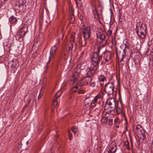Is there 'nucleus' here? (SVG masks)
<instances>
[{
    "label": "nucleus",
    "mask_w": 153,
    "mask_h": 153,
    "mask_svg": "<svg viewBox=\"0 0 153 153\" xmlns=\"http://www.w3.org/2000/svg\"><path fill=\"white\" fill-rule=\"evenodd\" d=\"M97 56H94L91 59L92 65L86 70L87 74L88 75L93 76L97 73V70L99 67L100 62Z\"/></svg>",
    "instance_id": "1"
},
{
    "label": "nucleus",
    "mask_w": 153,
    "mask_h": 153,
    "mask_svg": "<svg viewBox=\"0 0 153 153\" xmlns=\"http://www.w3.org/2000/svg\"><path fill=\"white\" fill-rule=\"evenodd\" d=\"M116 107V102L114 99L110 98L107 100L104 109L106 113L110 114L114 112Z\"/></svg>",
    "instance_id": "2"
},
{
    "label": "nucleus",
    "mask_w": 153,
    "mask_h": 153,
    "mask_svg": "<svg viewBox=\"0 0 153 153\" xmlns=\"http://www.w3.org/2000/svg\"><path fill=\"white\" fill-rule=\"evenodd\" d=\"M137 31H136L138 36L142 39L145 38L146 34V27L142 22H139L136 26Z\"/></svg>",
    "instance_id": "3"
},
{
    "label": "nucleus",
    "mask_w": 153,
    "mask_h": 153,
    "mask_svg": "<svg viewBox=\"0 0 153 153\" xmlns=\"http://www.w3.org/2000/svg\"><path fill=\"white\" fill-rule=\"evenodd\" d=\"M114 82H108L105 85V91L108 95L112 94L114 91Z\"/></svg>",
    "instance_id": "4"
},
{
    "label": "nucleus",
    "mask_w": 153,
    "mask_h": 153,
    "mask_svg": "<svg viewBox=\"0 0 153 153\" xmlns=\"http://www.w3.org/2000/svg\"><path fill=\"white\" fill-rule=\"evenodd\" d=\"M125 50V47L124 48H123L122 46H120L118 50H117V57L118 60L121 58L120 62L123 61V58L126 56Z\"/></svg>",
    "instance_id": "5"
},
{
    "label": "nucleus",
    "mask_w": 153,
    "mask_h": 153,
    "mask_svg": "<svg viewBox=\"0 0 153 153\" xmlns=\"http://www.w3.org/2000/svg\"><path fill=\"white\" fill-rule=\"evenodd\" d=\"M91 76L88 75L84 77L80 81L78 82V85L80 87L81 86L89 84L92 80Z\"/></svg>",
    "instance_id": "6"
},
{
    "label": "nucleus",
    "mask_w": 153,
    "mask_h": 153,
    "mask_svg": "<svg viewBox=\"0 0 153 153\" xmlns=\"http://www.w3.org/2000/svg\"><path fill=\"white\" fill-rule=\"evenodd\" d=\"M57 50V48L55 45H54L51 48V50L50 52V56L49 57V60L47 63V65L45 67V72H46V70L48 68V64L51 61V59L54 56Z\"/></svg>",
    "instance_id": "7"
},
{
    "label": "nucleus",
    "mask_w": 153,
    "mask_h": 153,
    "mask_svg": "<svg viewBox=\"0 0 153 153\" xmlns=\"http://www.w3.org/2000/svg\"><path fill=\"white\" fill-rule=\"evenodd\" d=\"M103 93L102 92H100L96 96L91 103V105L92 107H94L97 103H99L101 98L103 97Z\"/></svg>",
    "instance_id": "8"
},
{
    "label": "nucleus",
    "mask_w": 153,
    "mask_h": 153,
    "mask_svg": "<svg viewBox=\"0 0 153 153\" xmlns=\"http://www.w3.org/2000/svg\"><path fill=\"white\" fill-rule=\"evenodd\" d=\"M82 31L84 35V37L85 39H87L90 37V28L89 27H85L83 25L82 27Z\"/></svg>",
    "instance_id": "9"
},
{
    "label": "nucleus",
    "mask_w": 153,
    "mask_h": 153,
    "mask_svg": "<svg viewBox=\"0 0 153 153\" xmlns=\"http://www.w3.org/2000/svg\"><path fill=\"white\" fill-rule=\"evenodd\" d=\"M62 90L61 88L56 93L54 97V99L53 103V105L54 106L55 108H57L58 106V103L57 101V98H59L61 95L62 93Z\"/></svg>",
    "instance_id": "10"
},
{
    "label": "nucleus",
    "mask_w": 153,
    "mask_h": 153,
    "mask_svg": "<svg viewBox=\"0 0 153 153\" xmlns=\"http://www.w3.org/2000/svg\"><path fill=\"white\" fill-rule=\"evenodd\" d=\"M27 31V26H25L20 28L17 32V34L19 37H22V38L24 36L25 34Z\"/></svg>",
    "instance_id": "11"
},
{
    "label": "nucleus",
    "mask_w": 153,
    "mask_h": 153,
    "mask_svg": "<svg viewBox=\"0 0 153 153\" xmlns=\"http://www.w3.org/2000/svg\"><path fill=\"white\" fill-rule=\"evenodd\" d=\"M102 48L101 46H99L97 49V51L94 53L93 54L92 59H93L94 56H97V58H98L99 59V61L100 62L101 60L102 59V56L101 55H100L99 53L100 51L101 50Z\"/></svg>",
    "instance_id": "12"
},
{
    "label": "nucleus",
    "mask_w": 153,
    "mask_h": 153,
    "mask_svg": "<svg viewBox=\"0 0 153 153\" xmlns=\"http://www.w3.org/2000/svg\"><path fill=\"white\" fill-rule=\"evenodd\" d=\"M81 86L80 87L78 85L77 83V85L73 87L71 90L73 92H77L79 94H82L83 93V91L81 89Z\"/></svg>",
    "instance_id": "13"
},
{
    "label": "nucleus",
    "mask_w": 153,
    "mask_h": 153,
    "mask_svg": "<svg viewBox=\"0 0 153 153\" xmlns=\"http://www.w3.org/2000/svg\"><path fill=\"white\" fill-rule=\"evenodd\" d=\"M91 101L89 98H86L84 101L85 108L86 109L89 108L91 105Z\"/></svg>",
    "instance_id": "14"
},
{
    "label": "nucleus",
    "mask_w": 153,
    "mask_h": 153,
    "mask_svg": "<svg viewBox=\"0 0 153 153\" xmlns=\"http://www.w3.org/2000/svg\"><path fill=\"white\" fill-rule=\"evenodd\" d=\"M112 146L111 144L110 146L109 147L110 151L108 152V153H114L116 151L117 147L116 146L114 143Z\"/></svg>",
    "instance_id": "15"
},
{
    "label": "nucleus",
    "mask_w": 153,
    "mask_h": 153,
    "mask_svg": "<svg viewBox=\"0 0 153 153\" xmlns=\"http://www.w3.org/2000/svg\"><path fill=\"white\" fill-rule=\"evenodd\" d=\"M48 20V21L46 20H39V22L42 26H47L48 25V24L50 22L49 20Z\"/></svg>",
    "instance_id": "16"
},
{
    "label": "nucleus",
    "mask_w": 153,
    "mask_h": 153,
    "mask_svg": "<svg viewBox=\"0 0 153 153\" xmlns=\"http://www.w3.org/2000/svg\"><path fill=\"white\" fill-rule=\"evenodd\" d=\"M93 13L94 16V18L97 19H100V16L98 14L97 10L95 9L93 10Z\"/></svg>",
    "instance_id": "17"
},
{
    "label": "nucleus",
    "mask_w": 153,
    "mask_h": 153,
    "mask_svg": "<svg viewBox=\"0 0 153 153\" xmlns=\"http://www.w3.org/2000/svg\"><path fill=\"white\" fill-rule=\"evenodd\" d=\"M97 36L98 37L99 39H101L102 40L105 38V35L103 33L101 34L100 33L98 32L97 33Z\"/></svg>",
    "instance_id": "18"
},
{
    "label": "nucleus",
    "mask_w": 153,
    "mask_h": 153,
    "mask_svg": "<svg viewBox=\"0 0 153 153\" xmlns=\"http://www.w3.org/2000/svg\"><path fill=\"white\" fill-rule=\"evenodd\" d=\"M122 106H117L116 108V112L118 114H121L122 112Z\"/></svg>",
    "instance_id": "19"
},
{
    "label": "nucleus",
    "mask_w": 153,
    "mask_h": 153,
    "mask_svg": "<svg viewBox=\"0 0 153 153\" xmlns=\"http://www.w3.org/2000/svg\"><path fill=\"white\" fill-rule=\"evenodd\" d=\"M12 66L15 68L18 67L19 66V64L18 61L16 60L13 62L12 63Z\"/></svg>",
    "instance_id": "20"
},
{
    "label": "nucleus",
    "mask_w": 153,
    "mask_h": 153,
    "mask_svg": "<svg viewBox=\"0 0 153 153\" xmlns=\"http://www.w3.org/2000/svg\"><path fill=\"white\" fill-rule=\"evenodd\" d=\"M99 80L100 81H104L106 79V78L104 75H100L99 77Z\"/></svg>",
    "instance_id": "21"
},
{
    "label": "nucleus",
    "mask_w": 153,
    "mask_h": 153,
    "mask_svg": "<svg viewBox=\"0 0 153 153\" xmlns=\"http://www.w3.org/2000/svg\"><path fill=\"white\" fill-rule=\"evenodd\" d=\"M73 77L74 81H75L79 77V74L77 73H74L73 75Z\"/></svg>",
    "instance_id": "22"
},
{
    "label": "nucleus",
    "mask_w": 153,
    "mask_h": 153,
    "mask_svg": "<svg viewBox=\"0 0 153 153\" xmlns=\"http://www.w3.org/2000/svg\"><path fill=\"white\" fill-rule=\"evenodd\" d=\"M72 130L74 133V134H75L78 131V129L77 127L74 126L72 127Z\"/></svg>",
    "instance_id": "23"
},
{
    "label": "nucleus",
    "mask_w": 153,
    "mask_h": 153,
    "mask_svg": "<svg viewBox=\"0 0 153 153\" xmlns=\"http://www.w3.org/2000/svg\"><path fill=\"white\" fill-rule=\"evenodd\" d=\"M19 2L20 4L18 5V7L22 9L23 8V4H24V1L22 0H19Z\"/></svg>",
    "instance_id": "24"
},
{
    "label": "nucleus",
    "mask_w": 153,
    "mask_h": 153,
    "mask_svg": "<svg viewBox=\"0 0 153 153\" xmlns=\"http://www.w3.org/2000/svg\"><path fill=\"white\" fill-rule=\"evenodd\" d=\"M85 39H85L84 38V40L82 41L83 42H82V40H79V42L81 46H84L85 45V44H86V42L85 41Z\"/></svg>",
    "instance_id": "25"
},
{
    "label": "nucleus",
    "mask_w": 153,
    "mask_h": 153,
    "mask_svg": "<svg viewBox=\"0 0 153 153\" xmlns=\"http://www.w3.org/2000/svg\"><path fill=\"white\" fill-rule=\"evenodd\" d=\"M107 121V118L106 117H103L101 119V122L103 123H106Z\"/></svg>",
    "instance_id": "26"
},
{
    "label": "nucleus",
    "mask_w": 153,
    "mask_h": 153,
    "mask_svg": "<svg viewBox=\"0 0 153 153\" xmlns=\"http://www.w3.org/2000/svg\"><path fill=\"white\" fill-rule=\"evenodd\" d=\"M124 144L125 146H126V149H128V148H129V143L128 141H125L124 142Z\"/></svg>",
    "instance_id": "27"
},
{
    "label": "nucleus",
    "mask_w": 153,
    "mask_h": 153,
    "mask_svg": "<svg viewBox=\"0 0 153 153\" xmlns=\"http://www.w3.org/2000/svg\"><path fill=\"white\" fill-rule=\"evenodd\" d=\"M17 20H10L9 22L10 23L13 24H16V22L17 21Z\"/></svg>",
    "instance_id": "28"
},
{
    "label": "nucleus",
    "mask_w": 153,
    "mask_h": 153,
    "mask_svg": "<svg viewBox=\"0 0 153 153\" xmlns=\"http://www.w3.org/2000/svg\"><path fill=\"white\" fill-rule=\"evenodd\" d=\"M107 54L108 56V57H106V58L105 59V60L106 62H108V59H110L111 56V54L110 53H107Z\"/></svg>",
    "instance_id": "29"
},
{
    "label": "nucleus",
    "mask_w": 153,
    "mask_h": 153,
    "mask_svg": "<svg viewBox=\"0 0 153 153\" xmlns=\"http://www.w3.org/2000/svg\"><path fill=\"white\" fill-rule=\"evenodd\" d=\"M113 120L112 119H109L108 121V124L110 126H111L112 124Z\"/></svg>",
    "instance_id": "30"
},
{
    "label": "nucleus",
    "mask_w": 153,
    "mask_h": 153,
    "mask_svg": "<svg viewBox=\"0 0 153 153\" xmlns=\"http://www.w3.org/2000/svg\"><path fill=\"white\" fill-rule=\"evenodd\" d=\"M90 84V86L92 87H94L95 86V83L94 82H90V83H89Z\"/></svg>",
    "instance_id": "31"
},
{
    "label": "nucleus",
    "mask_w": 153,
    "mask_h": 153,
    "mask_svg": "<svg viewBox=\"0 0 153 153\" xmlns=\"http://www.w3.org/2000/svg\"><path fill=\"white\" fill-rule=\"evenodd\" d=\"M69 7V11L70 12H71V13L72 14V16H73V15L74 12V10L72 7Z\"/></svg>",
    "instance_id": "32"
},
{
    "label": "nucleus",
    "mask_w": 153,
    "mask_h": 153,
    "mask_svg": "<svg viewBox=\"0 0 153 153\" xmlns=\"http://www.w3.org/2000/svg\"><path fill=\"white\" fill-rule=\"evenodd\" d=\"M68 133L69 136V139L70 140H71V139L72 138V135L71 134V133H70V131H68Z\"/></svg>",
    "instance_id": "33"
},
{
    "label": "nucleus",
    "mask_w": 153,
    "mask_h": 153,
    "mask_svg": "<svg viewBox=\"0 0 153 153\" xmlns=\"http://www.w3.org/2000/svg\"><path fill=\"white\" fill-rule=\"evenodd\" d=\"M142 128V126L141 125H139V124L137 125L136 127V129L137 130L140 129V128Z\"/></svg>",
    "instance_id": "34"
},
{
    "label": "nucleus",
    "mask_w": 153,
    "mask_h": 153,
    "mask_svg": "<svg viewBox=\"0 0 153 153\" xmlns=\"http://www.w3.org/2000/svg\"><path fill=\"white\" fill-rule=\"evenodd\" d=\"M118 119L117 118H115L114 120V123H115V126H116V123L117 122Z\"/></svg>",
    "instance_id": "35"
},
{
    "label": "nucleus",
    "mask_w": 153,
    "mask_h": 153,
    "mask_svg": "<svg viewBox=\"0 0 153 153\" xmlns=\"http://www.w3.org/2000/svg\"><path fill=\"white\" fill-rule=\"evenodd\" d=\"M22 142L21 143V144H19V149H20V148H21L22 147Z\"/></svg>",
    "instance_id": "36"
},
{
    "label": "nucleus",
    "mask_w": 153,
    "mask_h": 153,
    "mask_svg": "<svg viewBox=\"0 0 153 153\" xmlns=\"http://www.w3.org/2000/svg\"><path fill=\"white\" fill-rule=\"evenodd\" d=\"M112 31L111 30H109L108 32V34L109 35H111L112 34Z\"/></svg>",
    "instance_id": "37"
},
{
    "label": "nucleus",
    "mask_w": 153,
    "mask_h": 153,
    "mask_svg": "<svg viewBox=\"0 0 153 153\" xmlns=\"http://www.w3.org/2000/svg\"><path fill=\"white\" fill-rule=\"evenodd\" d=\"M71 42L72 41H73V43H74V36H72L71 37Z\"/></svg>",
    "instance_id": "38"
},
{
    "label": "nucleus",
    "mask_w": 153,
    "mask_h": 153,
    "mask_svg": "<svg viewBox=\"0 0 153 153\" xmlns=\"http://www.w3.org/2000/svg\"><path fill=\"white\" fill-rule=\"evenodd\" d=\"M152 147L151 149V150H153V139L152 142V145H151Z\"/></svg>",
    "instance_id": "39"
},
{
    "label": "nucleus",
    "mask_w": 153,
    "mask_h": 153,
    "mask_svg": "<svg viewBox=\"0 0 153 153\" xmlns=\"http://www.w3.org/2000/svg\"><path fill=\"white\" fill-rule=\"evenodd\" d=\"M71 47L69 46V50L70 51V50L72 48H73V45L72 44V43H71Z\"/></svg>",
    "instance_id": "40"
},
{
    "label": "nucleus",
    "mask_w": 153,
    "mask_h": 153,
    "mask_svg": "<svg viewBox=\"0 0 153 153\" xmlns=\"http://www.w3.org/2000/svg\"><path fill=\"white\" fill-rule=\"evenodd\" d=\"M12 18V19H16V18L15 17H14L13 16H12L10 17V19Z\"/></svg>",
    "instance_id": "41"
},
{
    "label": "nucleus",
    "mask_w": 153,
    "mask_h": 153,
    "mask_svg": "<svg viewBox=\"0 0 153 153\" xmlns=\"http://www.w3.org/2000/svg\"><path fill=\"white\" fill-rule=\"evenodd\" d=\"M90 152V149L89 148H88L87 150L86 151V152L87 153L88 152Z\"/></svg>",
    "instance_id": "42"
},
{
    "label": "nucleus",
    "mask_w": 153,
    "mask_h": 153,
    "mask_svg": "<svg viewBox=\"0 0 153 153\" xmlns=\"http://www.w3.org/2000/svg\"><path fill=\"white\" fill-rule=\"evenodd\" d=\"M84 52L83 51L82 53H81L80 57H82L83 56V55L84 54Z\"/></svg>",
    "instance_id": "43"
},
{
    "label": "nucleus",
    "mask_w": 153,
    "mask_h": 153,
    "mask_svg": "<svg viewBox=\"0 0 153 153\" xmlns=\"http://www.w3.org/2000/svg\"><path fill=\"white\" fill-rule=\"evenodd\" d=\"M28 143H29V142L28 141H27L25 143V144L27 145L28 144Z\"/></svg>",
    "instance_id": "44"
},
{
    "label": "nucleus",
    "mask_w": 153,
    "mask_h": 153,
    "mask_svg": "<svg viewBox=\"0 0 153 153\" xmlns=\"http://www.w3.org/2000/svg\"><path fill=\"white\" fill-rule=\"evenodd\" d=\"M108 53H109V52H108ZM107 53H105V54L106 55V57H108V56L107 55Z\"/></svg>",
    "instance_id": "45"
},
{
    "label": "nucleus",
    "mask_w": 153,
    "mask_h": 153,
    "mask_svg": "<svg viewBox=\"0 0 153 153\" xmlns=\"http://www.w3.org/2000/svg\"><path fill=\"white\" fill-rule=\"evenodd\" d=\"M41 97L39 95L38 97V99L39 100V99H40L41 98Z\"/></svg>",
    "instance_id": "46"
},
{
    "label": "nucleus",
    "mask_w": 153,
    "mask_h": 153,
    "mask_svg": "<svg viewBox=\"0 0 153 153\" xmlns=\"http://www.w3.org/2000/svg\"><path fill=\"white\" fill-rule=\"evenodd\" d=\"M2 38L1 35V33H0V39Z\"/></svg>",
    "instance_id": "47"
},
{
    "label": "nucleus",
    "mask_w": 153,
    "mask_h": 153,
    "mask_svg": "<svg viewBox=\"0 0 153 153\" xmlns=\"http://www.w3.org/2000/svg\"><path fill=\"white\" fill-rule=\"evenodd\" d=\"M151 153H153V150H151Z\"/></svg>",
    "instance_id": "48"
},
{
    "label": "nucleus",
    "mask_w": 153,
    "mask_h": 153,
    "mask_svg": "<svg viewBox=\"0 0 153 153\" xmlns=\"http://www.w3.org/2000/svg\"><path fill=\"white\" fill-rule=\"evenodd\" d=\"M116 126V127L117 128H119V126Z\"/></svg>",
    "instance_id": "49"
},
{
    "label": "nucleus",
    "mask_w": 153,
    "mask_h": 153,
    "mask_svg": "<svg viewBox=\"0 0 153 153\" xmlns=\"http://www.w3.org/2000/svg\"><path fill=\"white\" fill-rule=\"evenodd\" d=\"M100 86H102V85H103V84H102L100 82Z\"/></svg>",
    "instance_id": "50"
},
{
    "label": "nucleus",
    "mask_w": 153,
    "mask_h": 153,
    "mask_svg": "<svg viewBox=\"0 0 153 153\" xmlns=\"http://www.w3.org/2000/svg\"><path fill=\"white\" fill-rule=\"evenodd\" d=\"M102 63H103V62L102 61L101 62V65H102Z\"/></svg>",
    "instance_id": "51"
},
{
    "label": "nucleus",
    "mask_w": 153,
    "mask_h": 153,
    "mask_svg": "<svg viewBox=\"0 0 153 153\" xmlns=\"http://www.w3.org/2000/svg\"><path fill=\"white\" fill-rule=\"evenodd\" d=\"M111 22V20H110V22Z\"/></svg>",
    "instance_id": "52"
},
{
    "label": "nucleus",
    "mask_w": 153,
    "mask_h": 153,
    "mask_svg": "<svg viewBox=\"0 0 153 153\" xmlns=\"http://www.w3.org/2000/svg\"><path fill=\"white\" fill-rule=\"evenodd\" d=\"M76 5L77 6V2H76Z\"/></svg>",
    "instance_id": "53"
},
{
    "label": "nucleus",
    "mask_w": 153,
    "mask_h": 153,
    "mask_svg": "<svg viewBox=\"0 0 153 153\" xmlns=\"http://www.w3.org/2000/svg\"><path fill=\"white\" fill-rule=\"evenodd\" d=\"M27 148H26L25 149H26V150H27Z\"/></svg>",
    "instance_id": "54"
},
{
    "label": "nucleus",
    "mask_w": 153,
    "mask_h": 153,
    "mask_svg": "<svg viewBox=\"0 0 153 153\" xmlns=\"http://www.w3.org/2000/svg\"><path fill=\"white\" fill-rule=\"evenodd\" d=\"M54 136L55 137H56V135L55 134V135H54Z\"/></svg>",
    "instance_id": "55"
},
{
    "label": "nucleus",
    "mask_w": 153,
    "mask_h": 153,
    "mask_svg": "<svg viewBox=\"0 0 153 153\" xmlns=\"http://www.w3.org/2000/svg\"><path fill=\"white\" fill-rule=\"evenodd\" d=\"M25 145V144H24V146H23V147H24V146Z\"/></svg>",
    "instance_id": "56"
},
{
    "label": "nucleus",
    "mask_w": 153,
    "mask_h": 153,
    "mask_svg": "<svg viewBox=\"0 0 153 153\" xmlns=\"http://www.w3.org/2000/svg\"><path fill=\"white\" fill-rule=\"evenodd\" d=\"M112 18L111 17V19Z\"/></svg>",
    "instance_id": "57"
},
{
    "label": "nucleus",
    "mask_w": 153,
    "mask_h": 153,
    "mask_svg": "<svg viewBox=\"0 0 153 153\" xmlns=\"http://www.w3.org/2000/svg\"><path fill=\"white\" fill-rule=\"evenodd\" d=\"M74 19H75V18H74Z\"/></svg>",
    "instance_id": "58"
}]
</instances>
